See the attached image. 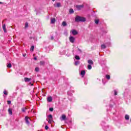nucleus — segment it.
Listing matches in <instances>:
<instances>
[{"instance_id": "1", "label": "nucleus", "mask_w": 131, "mask_h": 131, "mask_svg": "<svg viewBox=\"0 0 131 131\" xmlns=\"http://www.w3.org/2000/svg\"><path fill=\"white\" fill-rule=\"evenodd\" d=\"M75 22H85V18L77 16L75 18Z\"/></svg>"}, {"instance_id": "2", "label": "nucleus", "mask_w": 131, "mask_h": 131, "mask_svg": "<svg viewBox=\"0 0 131 131\" xmlns=\"http://www.w3.org/2000/svg\"><path fill=\"white\" fill-rule=\"evenodd\" d=\"M25 119L26 120V123L27 124H30L29 120H30V118L28 117H25Z\"/></svg>"}, {"instance_id": "3", "label": "nucleus", "mask_w": 131, "mask_h": 131, "mask_svg": "<svg viewBox=\"0 0 131 131\" xmlns=\"http://www.w3.org/2000/svg\"><path fill=\"white\" fill-rule=\"evenodd\" d=\"M75 8H76L77 9L79 10L82 9V8H83V5H76Z\"/></svg>"}, {"instance_id": "4", "label": "nucleus", "mask_w": 131, "mask_h": 131, "mask_svg": "<svg viewBox=\"0 0 131 131\" xmlns=\"http://www.w3.org/2000/svg\"><path fill=\"white\" fill-rule=\"evenodd\" d=\"M69 39H70V41L72 42V43H73V42H74V41L75 40V38H74V37L73 36L70 37Z\"/></svg>"}, {"instance_id": "5", "label": "nucleus", "mask_w": 131, "mask_h": 131, "mask_svg": "<svg viewBox=\"0 0 131 131\" xmlns=\"http://www.w3.org/2000/svg\"><path fill=\"white\" fill-rule=\"evenodd\" d=\"M72 34L73 35H76L77 34V31L75 30H72Z\"/></svg>"}, {"instance_id": "6", "label": "nucleus", "mask_w": 131, "mask_h": 131, "mask_svg": "<svg viewBox=\"0 0 131 131\" xmlns=\"http://www.w3.org/2000/svg\"><path fill=\"white\" fill-rule=\"evenodd\" d=\"M47 101L48 102H52V101H53V97L50 96L49 97L47 98Z\"/></svg>"}, {"instance_id": "7", "label": "nucleus", "mask_w": 131, "mask_h": 131, "mask_svg": "<svg viewBox=\"0 0 131 131\" xmlns=\"http://www.w3.org/2000/svg\"><path fill=\"white\" fill-rule=\"evenodd\" d=\"M3 29L5 33H7V29L6 28L5 24L3 25Z\"/></svg>"}, {"instance_id": "8", "label": "nucleus", "mask_w": 131, "mask_h": 131, "mask_svg": "<svg viewBox=\"0 0 131 131\" xmlns=\"http://www.w3.org/2000/svg\"><path fill=\"white\" fill-rule=\"evenodd\" d=\"M31 80V78H25V81L26 82H29Z\"/></svg>"}, {"instance_id": "9", "label": "nucleus", "mask_w": 131, "mask_h": 131, "mask_svg": "<svg viewBox=\"0 0 131 131\" xmlns=\"http://www.w3.org/2000/svg\"><path fill=\"white\" fill-rule=\"evenodd\" d=\"M54 7H57V8H59V7H61V3H57L56 5V4H54Z\"/></svg>"}, {"instance_id": "10", "label": "nucleus", "mask_w": 131, "mask_h": 131, "mask_svg": "<svg viewBox=\"0 0 131 131\" xmlns=\"http://www.w3.org/2000/svg\"><path fill=\"white\" fill-rule=\"evenodd\" d=\"M8 112L10 115H12V114H13V111L12 110V108H9Z\"/></svg>"}, {"instance_id": "11", "label": "nucleus", "mask_w": 131, "mask_h": 131, "mask_svg": "<svg viewBox=\"0 0 131 131\" xmlns=\"http://www.w3.org/2000/svg\"><path fill=\"white\" fill-rule=\"evenodd\" d=\"M61 120H66V116L65 115H62L61 116Z\"/></svg>"}, {"instance_id": "12", "label": "nucleus", "mask_w": 131, "mask_h": 131, "mask_svg": "<svg viewBox=\"0 0 131 131\" xmlns=\"http://www.w3.org/2000/svg\"><path fill=\"white\" fill-rule=\"evenodd\" d=\"M56 22V19L55 18H52L51 19V24H54Z\"/></svg>"}, {"instance_id": "13", "label": "nucleus", "mask_w": 131, "mask_h": 131, "mask_svg": "<svg viewBox=\"0 0 131 131\" xmlns=\"http://www.w3.org/2000/svg\"><path fill=\"white\" fill-rule=\"evenodd\" d=\"M88 63H89V64H90V65H93V64H94V62H93V60H88Z\"/></svg>"}, {"instance_id": "14", "label": "nucleus", "mask_w": 131, "mask_h": 131, "mask_svg": "<svg viewBox=\"0 0 131 131\" xmlns=\"http://www.w3.org/2000/svg\"><path fill=\"white\" fill-rule=\"evenodd\" d=\"M85 75V71H81V75H82V76H84Z\"/></svg>"}, {"instance_id": "15", "label": "nucleus", "mask_w": 131, "mask_h": 131, "mask_svg": "<svg viewBox=\"0 0 131 131\" xmlns=\"http://www.w3.org/2000/svg\"><path fill=\"white\" fill-rule=\"evenodd\" d=\"M125 119H126V120H128V119H129V116L128 115H126L125 116Z\"/></svg>"}, {"instance_id": "16", "label": "nucleus", "mask_w": 131, "mask_h": 131, "mask_svg": "<svg viewBox=\"0 0 131 131\" xmlns=\"http://www.w3.org/2000/svg\"><path fill=\"white\" fill-rule=\"evenodd\" d=\"M69 13L70 14H73V13H74V11L73 9H70L69 10Z\"/></svg>"}, {"instance_id": "17", "label": "nucleus", "mask_w": 131, "mask_h": 131, "mask_svg": "<svg viewBox=\"0 0 131 131\" xmlns=\"http://www.w3.org/2000/svg\"><path fill=\"white\" fill-rule=\"evenodd\" d=\"M62 25L63 27H65L67 25V23H66V21H63L62 23Z\"/></svg>"}, {"instance_id": "18", "label": "nucleus", "mask_w": 131, "mask_h": 131, "mask_svg": "<svg viewBox=\"0 0 131 131\" xmlns=\"http://www.w3.org/2000/svg\"><path fill=\"white\" fill-rule=\"evenodd\" d=\"M27 110V108L26 107H23L21 108L22 112H25Z\"/></svg>"}, {"instance_id": "19", "label": "nucleus", "mask_w": 131, "mask_h": 131, "mask_svg": "<svg viewBox=\"0 0 131 131\" xmlns=\"http://www.w3.org/2000/svg\"><path fill=\"white\" fill-rule=\"evenodd\" d=\"M52 122H53V119H49V120H48V123H49L50 124H51Z\"/></svg>"}, {"instance_id": "20", "label": "nucleus", "mask_w": 131, "mask_h": 131, "mask_svg": "<svg viewBox=\"0 0 131 131\" xmlns=\"http://www.w3.org/2000/svg\"><path fill=\"white\" fill-rule=\"evenodd\" d=\"M101 49H106V45H101Z\"/></svg>"}, {"instance_id": "21", "label": "nucleus", "mask_w": 131, "mask_h": 131, "mask_svg": "<svg viewBox=\"0 0 131 131\" xmlns=\"http://www.w3.org/2000/svg\"><path fill=\"white\" fill-rule=\"evenodd\" d=\"M75 59L76 60H80V58H79V56L76 55L75 56Z\"/></svg>"}, {"instance_id": "22", "label": "nucleus", "mask_w": 131, "mask_h": 131, "mask_svg": "<svg viewBox=\"0 0 131 131\" xmlns=\"http://www.w3.org/2000/svg\"><path fill=\"white\" fill-rule=\"evenodd\" d=\"M3 93L4 95H6V96L8 95V92L7 91V90H5Z\"/></svg>"}, {"instance_id": "23", "label": "nucleus", "mask_w": 131, "mask_h": 131, "mask_svg": "<svg viewBox=\"0 0 131 131\" xmlns=\"http://www.w3.org/2000/svg\"><path fill=\"white\" fill-rule=\"evenodd\" d=\"M88 68L89 70H91V69H92V66L91 64H89L88 66Z\"/></svg>"}, {"instance_id": "24", "label": "nucleus", "mask_w": 131, "mask_h": 131, "mask_svg": "<svg viewBox=\"0 0 131 131\" xmlns=\"http://www.w3.org/2000/svg\"><path fill=\"white\" fill-rule=\"evenodd\" d=\"M48 118H49V119H53V116H52V115H49L48 116Z\"/></svg>"}, {"instance_id": "25", "label": "nucleus", "mask_w": 131, "mask_h": 131, "mask_svg": "<svg viewBox=\"0 0 131 131\" xmlns=\"http://www.w3.org/2000/svg\"><path fill=\"white\" fill-rule=\"evenodd\" d=\"M105 77H106V78L107 79H110V75H106L105 76Z\"/></svg>"}, {"instance_id": "26", "label": "nucleus", "mask_w": 131, "mask_h": 131, "mask_svg": "<svg viewBox=\"0 0 131 131\" xmlns=\"http://www.w3.org/2000/svg\"><path fill=\"white\" fill-rule=\"evenodd\" d=\"M103 129H104V130H107V129H106V128H109V127L108 126H103Z\"/></svg>"}, {"instance_id": "27", "label": "nucleus", "mask_w": 131, "mask_h": 131, "mask_svg": "<svg viewBox=\"0 0 131 131\" xmlns=\"http://www.w3.org/2000/svg\"><path fill=\"white\" fill-rule=\"evenodd\" d=\"M31 51L33 52V51L34 50V46H32L31 47Z\"/></svg>"}, {"instance_id": "28", "label": "nucleus", "mask_w": 131, "mask_h": 131, "mask_svg": "<svg viewBox=\"0 0 131 131\" xmlns=\"http://www.w3.org/2000/svg\"><path fill=\"white\" fill-rule=\"evenodd\" d=\"M7 67H8V68H11V67H12V64L9 63V64L7 65Z\"/></svg>"}, {"instance_id": "29", "label": "nucleus", "mask_w": 131, "mask_h": 131, "mask_svg": "<svg viewBox=\"0 0 131 131\" xmlns=\"http://www.w3.org/2000/svg\"><path fill=\"white\" fill-rule=\"evenodd\" d=\"M79 64V61H75V65H76V66H77V65Z\"/></svg>"}, {"instance_id": "30", "label": "nucleus", "mask_w": 131, "mask_h": 131, "mask_svg": "<svg viewBox=\"0 0 131 131\" xmlns=\"http://www.w3.org/2000/svg\"><path fill=\"white\" fill-rule=\"evenodd\" d=\"M35 71H36V72H38V71H39V69L38 68H36L35 69Z\"/></svg>"}, {"instance_id": "31", "label": "nucleus", "mask_w": 131, "mask_h": 131, "mask_svg": "<svg viewBox=\"0 0 131 131\" xmlns=\"http://www.w3.org/2000/svg\"><path fill=\"white\" fill-rule=\"evenodd\" d=\"M40 65H45V61H40Z\"/></svg>"}, {"instance_id": "32", "label": "nucleus", "mask_w": 131, "mask_h": 131, "mask_svg": "<svg viewBox=\"0 0 131 131\" xmlns=\"http://www.w3.org/2000/svg\"><path fill=\"white\" fill-rule=\"evenodd\" d=\"M49 111H51V112H53L54 111V108L51 107L49 108Z\"/></svg>"}, {"instance_id": "33", "label": "nucleus", "mask_w": 131, "mask_h": 131, "mask_svg": "<svg viewBox=\"0 0 131 131\" xmlns=\"http://www.w3.org/2000/svg\"><path fill=\"white\" fill-rule=\"evenodd\" d=\"M25 27L26 28H27V27H28V23H26L25 25Z\"/></svg>"}, {"instance_id": "34", "label": "nucleus", "mask_w": 131, "mask_h": 131, "mask_svg": "<svg viewBox=\"0 0 131 131\" xmlns=\"http://www.w3.org/2000/svg\"><path fill=\"white\" fill-rule=\"evenodd\" d=\"M95 23H96V24H99V19H96V20H95Z\"/></svg>"}, {"instance_id": "35", "label": "nucleus", "mask_w": 131, "mask_h": 131, "mask_svg": "<svg viewBox=\"0 0 131 131\" xmlns=\"http://www.w3.org/2000/svg\"><path fill=\"white\" fill-rule=\"evenodd\" d=\"M114 95L115 96H117V91H116V90H114Z\"/></svg>"}, {"instance_id": "36", "label": "nucleus", "mask_w": 131, "mask_h": 131, "mask_svg": "<svg viewBox=\"0 0 131 131\" xmlns=\"http://www.w3.org/2000/svg\"><path fill=\"white\" fill-rule=\"evenodd\" d=\"M7 104H8V105L11 104V101L9 100L7 101Z\"/></svg>"}, {"instance_id": "37", "label": "nucleus", "mask_w": 131, "mask_h": 131, "mask_svg": "<svg viewBox=\"0 0 131 131\" xmlns=\"http://www.w3.org/2000/svg\"><path fill=\"white\" fill-rule=\"evenodd\" d=\"M45 129H49V126H48V125H46V126H45Z\"/></svg>"}, {"instance_id": "38", "label": "nucleus", "mask_w": 131, "mask_h": 131, "mask_svg": "<svg viewBox=\"0 0 131 131\" xmlns=\"http://www.w3.org/2000/svg\"><path fill=\"white\" fill-rule=\"evenodd\" d=\"M34 60H37V58L36 57H34Z\"/></svg>"}, {"instance_id": "39", "label": "nucleus", "mask_w": 131, "mask_h": 131, "mask_svg": "<svg viewBox=\"0 0 131 131\" xmlns=\"http://www.w3.org/2000/svg\"><path fill=\"white\" fill-rule=\"evenodd\" d=\"M4 3L0 2V5H3Z\"/></svg>"}, {"instance_id": "40", "label": "nucleus", "mask_w": 131, "mask_h": 131, "mask_svg": "<svg viewBox=\"0 0 131 131\" xmlns=\"http://www.w3.org/2000/svg\"><path fill=\"white\" fill-rule=\"evenodd\" d=\"M51 39H54V37L51 36Z\"/></svg>"}, {"instance_id": "41", "label": "nucleus", "mask_w": 131, "mask_h": 131, "mask_svg": "<svg viewBox=\"0 0 131 131\" xmlns=\"http://www.w3.org/2000/svg\"><path fill=\"white\" fill-rule=\"evenodd\" d=\"M23 57H25V56H26V54H23Z\"/></svg>"}, {"instance_id": "42", "label": "nucleus", "mask_w": 131, "mask_h": 131, "mask_svg": "<svg viewBox=\"0 0 131 131\" xmlns=\"http://www.w3.org/2000/svg\"><path fill=\"white\" fill-rule=\"evenodd\" d=\"M102 82L104 83V79H102Z\"/></svg>"}, {"instance_id": "43", "label": "nucleus", "mask_w": 131, "mask_h": 131, "mask_svg": "<svg viewBox=\"0 0 131 131\" xmlns=\"http://www.w3.org/2000/svg\"><path fill=\"white\" fill-rule=\"evenodd\" d=\"M55 0H52V2H55Z\"/></svg>"}, {"instance_id": "44", "label": "nucleus", "mask_w": 131, "mask_h": 131, "mask_svg": "<svg viewBox=\"0 0 131 131\" xmlns=\"http://www.w3.org/2000/svg\"><path fill=\"white\" fill-rule=\"evenodd\" d=\"M31 85H33V84H31Z\"/></svg>"}]
</instances>
